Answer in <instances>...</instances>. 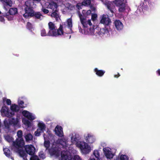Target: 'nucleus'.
I'll use <instances>...</instances> for the list:
<instances>
[{"mask_svg": "<svg viewBox=\"0 0 160 160\" xmlns=\"http://www.w3.org/2000/svg\"><path fill=\"white\" fill-rule=\"evenodd\" d=\"M41 5L42 6V11L43 12L45 13H47L49 11L48 10L44 8L43 6L42 5V4L41 3Z\"/></svg>", "mask_w": 160, "mask_h": 160, "instance_id": "nucleus-45", "label": "nucleus"}, {"mask_svg": "<svg viewBox=\"0 0 160 160\" xmlns=\"http://www.w3.org/2000/svg\"><path fill=\"white\" fill-rule=\"evenodd\" d=\"M48 151L51 155H54L57 157H58L60 155V151L57 148H51L49 149Z\"/></svg>", "mask_w": 160, "mask_h": 160, "instance_id": "nucleus-10", "label": "nucleus"}, {"mask_svg": "<svg viewBox=\"0 0 160 160\" xmlns=\"http://www.w3.org/2000/svg\"><path fill=\"white\" fill-rule=\"evenodd\" d=\"M43 1H44L45 2H48V0H42Z\"/></svg>", "mask_w": 160, "mask_h": 160, "instance_id": "nucleus-57", "label": "nucleus"}, {"mask_svg": "<svg viewBox=\"0 0 160 160\" xmlns=\"http://www.w3.org/2000/svg\"><path fill=\"white\" fill-rule=\"evenodd\" d=\"M84 28V33L103 36L108 35L111 21H80Z\"/></svg>", "mask_w": 160, "mask_h": 160, "instance_id": "nucleus-1", "label": "nucleus"}, {"mask_svg": "<svg viewBox=\"0 0 160 160\" xmlns=\"http://www.w3.org/2000/svg\"><path fill=\"white\" fill-rule=\"evenodd\" d=\"M38 127L39 129H40L42 131L45 129V126L44 123H38Z\"/></svg>", "mask_w": 160, "mask_h": 160, "instance_id": "nucleus-32", "label": "nucleus"}, {"mask_svg": "<svg viewBox=\"0 0 160 160\" xmlns=\"http://www.w3.org/2000/svg\"><path fill=\"white\" fill-rule=\"evenodd\" d=\"M97 15L96 14H92V20H95L97 19Z\"/></svg>", "mask_w": 160, "mask_h": 160, "instance_id": "nucleus-46", "label": "nucleus"}, {"mask_svg": "<svg viewBox=\"0 0 160 160\" xmlns=\"http://www.w3.org/2000/svg\"><path fill=\"white\" fill-rule=\"evenodd\" d=\"M24 103V102L22 101L21 100L20 101L18 104L19 105V108L20 107L21 108H23L25 107L23 106V104Z\"/></svg>", "mask_w": 160, "mask_h": 160, "instance_id": "nucleus-42", "label": "nucleus"}, {"mask_svg": "<svg viewBox=\"0 0 160 160\" xmlns=\"http://www.w3.org/2000/svg\"><path fill=\"white\" fill-rule=\"evenodd\" d=\"M109 19L108 15H103L101 16V20H109Z\"/></svg>", "mask_w": 160, "mask_h": 160, "instance_id": "nucleus-39", "label": "nucleus"}, {"mask_svg": "<svg viewBox=\"0 0 160 160\" xmlns=\"http://www.w3.org/2000/svg\"><path fill=\"white\" fill-rule=\"evenodd\" d=\"M18 9L16 8H10L9 12L11 15H14L18 13Z\"/></svg>", "mask_w": 160, "mask_h": 160, "instance_id": "nucleus-23", "label": "nucleus"}, {"mask_svg": "<svg viewBox=\"0 0 160 160\" xmlns=\"http://www.w3.org/2000/svg\"><path fill=\"white\" fill-rule=\"evenodd\" d=\"M55 134L59 137L63 136V133L62 128L60 126H57L55 129Z\"/></svg>", "mask_w": 160, "mask_h": 160, "instance_id": "nucleus-11", "label": "nucleus"}, {"mask_svg": "<svg viewBox=\"0 0 160 160\" xmlns=\"http://www.w3.org/2000/svg\"><path fill=\"white\" fill-rule=\"evenodd\" d=\"M41 34L42 36H48V33H46V30L44 29H43L41 31Z\"/></svg>", "mask_w": 160, "mask_h": 160, "instance_id": "nucleus-40", "label": "nucleus"}, {"mask_svg": "<svg viewBox=\"0 0 160 160\" xmlns=\"http://www.w3.org/2000/svg\"><path fill=\"white\" fill-rule=\"evenodd\" d=\"M62 12H63V13H65V12L64 11H62Z\"/></svg>", "mask_w": 160, "mask_h": 160, "instance_id": "nucleus-58", "label": "nucleus"}, {"mask_svg": "<svg viewBox=\"0 0 160 160\" xmlns=\"http://www.w3.org/2000/svg\"><path fill=\"white\" fill-rule=\"evenodd\" d=\"M5 139L8 142H11L12 141V138L8 135L4 136Z\"/></svg>", "mask_w": 160, "mask_h": 160, "instance_id": "nucleus-30", "label": "nucleus"}, {"mask_svg": "<svg viewBox=\"0 0 160 160\" xmlns=\"http://www.w3.org/2000/svg\"><path fill=\"white\" fill-rule=\"evenodd\" d=\"M58 5L57 4L54 2H52L49 3L48 5V8L52 9L54 12L52 13L51 16L55 18L56 20L60 19L59 16L57 13Z\"/></svg>", "mask_w": 160, "mask_h": 160, "instance_id": "nucleus-6", "label": "nucleus"}, {"mask_svg": "<svg viewBox=\"0 0 160 160\" xmlns=\"http://www.w3.org/2000/svg\"><path fill=\"white\" fill-rule=\"evenodd\" d=\"M4 126L7 129H9L10 128V125L9 122L8 123L7 122H4Z\"/></svg>", "mask_w": 160, "mask_h": 160, "instance_id": "nucleus-47", "label": "nucleus"}, {"mask_svg": "<svg viewBox=\"0 0 160 160\" xmlns=\"http://www.w3.org/2000/svg\"><path fill=\"white\" fill-rule=\"evenodd\" d=\"M120 76V75L118 73V74L114 75V77L115 78H118Z\"/></svg>", "mask_w": 160, "mask_h": 160, "instance_id": "nucleus-50", "label": "nucleus"}, {"mask_svg": "<svg viewBox=\"0 0 160 160\" xmlns=\"http://www.w3.org/2000/svg\"><path fill=\"white\" fill-rule=\"evenodd\" d=\"M1 112L2 115L8 118L11 117L13 116V112H10L8 108L4 104L2 106Z\"/></svg>", "mask_w": 160, "mask_h": 160, "instance_id": "nucleus-9", "label": "nucleus"}, {"mask_svg": "<svg viewBox=\"0 0 160 160\" xmlns=\"http://www.w3.org/2000/svg\"><path fill=\"white\" fill-rule=\"evenodd\" d=\"M5 2L10 7H12V5L13 2L11 0H6Z\"/></svg>", "mask_w": 160, "mask_h": 160, "instance_id": "nucleus-38", "label": "nucleus"}, {"mask_svg": "<svg viewBox=\"0 0 160 160\" xmlns=\"http://www.w3.org/2000/svg\"><path fill=\"white\" fill-rule=\"evenodd\" d=\"M34 15L32 17L35 16L37 19H40L41 17H42V15L39 12H36L35 13L34 12Z\"/></svg>", "mask_w": 160, "mask_h": 160, "instance_id": "nucleus-33", "label": "nucleus"}, {"mask_svg": "<svg viewBox=\"0 0 160 160\" xmlns=\"http://www.w3.org/2000/svg\"><path fill=\"white\" fill-rule=\"evenodd\" d=\"M127 157L126 155H122L120 158V160H126Z\"/></svg>", "mask_w": 160, "mask_h": 160, "instance_id": "nucleus-44", "label": "nucleus"}, {"mask_svg": "<svg viewBox=\"0 0 160 160\" xmlns=\"http://www.w3.org/2000/svg\"><path fill=\"white\" fill-rule=\"evenodd\" d=\"M83 6V5H82V2L78 3L76 5V7L78 9V11H77V14L79 17L80 20H82V16L81 13L79 10L82 8V6Z\"/></svg>", "mask_w": 160, "mask_h": 160, "instance_id": "nucleus-14", "label": "nucleus"}, {"mask_svg": "<svg viewBox=\"0 0 160 160\" xmlns=\"http://www.w3.org/2000/svg\"><path fill=\"white\" fill-rule=\"evenodd\" d=\"M85 139L87 142L89 143H92L95 141L93 136L89 134H88L86 137Z\"/></svg>", "mask_w": 160, "mask_h": 160, "instance_id": "nucleus-17", "label": "nucleus"}, {"mask_svg": "<svg viewBox=\"0 0 160 160\" xmlns=\"http://www.w3.org/2000/svg\"><path fill=\"white\" fill-rule=\"evenodd\" d=\"M124 0H116L114 2V3L118 7L119 12H124L129 11V8L126 4L123 2Z\"/></svg>", "mask_w": 160, "mask_h": 160, "instance_id": "nucleus-5", "label": "nucleus"}, {"mask_svg": "<svg viewBox=\"0 0 160 160\" xmlns=\"http://www.w3.org/2000/svg\"><path fill=\"white\" fill-rule=\"evenodd\" d=\"M157 73L159 75H160V70L159 69L157 71Z\"/></svg>", "mask_w": 160, "mask_h": 160, "instance_id": "nucleus-54", "label": "nucleus"}, {"mask_svg": "<svg viewBox=\"0 0 160 160\" xmlns=\"http://www.w3.org/2000/svg\"><path fill=\"white\" fill-rule=\"evenodd\" d=\"M142 9L141 6L139 7L137 10V12L139 14H140L142 13Z\"/></svg>", "mask_w": 160, "mask_h": 160, "instance_id": "nucleus-41", "label": "nucleus"}, {"mask_svg": "<svg viewBox=\"0 0 160 160\" xmlns=\"http://www.w3.org/2000/svg\"><path fill=\"white\" fill-rule=\"evenodd\" d=\"M61 158L62 160H70L71 158V157H69L66 154V152L64 151L61 152Z\"/></svg>", "mask_w": 160, "mask_h": 160, "instance_id": "nucleus-19", "label": "nucleus"}, {"mask_svg": "<svg viewBox=\"0 0 160 160\" xmlns=\"http://www.w3.org/2000/svg\"><path fill=\"white\" fill-rule=\"evenodd\" d=\"M118 14L116 15V16H118Z\"/></svg>", "mask_w": 160, "mask_h": 160, "instance_id": "nucleus-62", "label": "nucleus"}, {"mask_svg": "<svg viewBox=\"0 0 160 160\" xmlns=\"http://www.w3.org/2000/svg\"><path fill=\"white\" fill-rule=\"evenodd\" d=\"M78 28H79L80 32L82 33V30L80 27H78Z\"/></svg>", "mask_w": 160, "mask_h": 160, "instance_id": "nucleus-52", "label": "nucleus"}, {"mask_svg": "<svg viewBox=\"0 0 160 160\" xmlns=\"http://www.w3.org/2000/svg\"><path fill=\"white\" fill-rule=\"evenodd\" d=\"M11 112H13V115L15 112H18L20 110V108L18 106L15 104H12L10 107Z\"/></svg>", "mask_w": 160, "mask_h": 160, "instance_id": "nucleus-18", "label": "nucleus"}, {"mask_svg": "<svg viewBox=\"0 0 160 160\" xmlns=\"http://www.w3.org/2000/svg\"><path fill=\"white\" fill-rule=\"evenodd\" d=\"M42 131L40 129H38L34 132L35 136H39L41 135Z\"/></svg>", "mask_w": 160, "mask_h": 160, "instance_id": "nucleus-36", "label": "nucleus"}, {"mask_svg": "<svg viewBox=\"0 0 160 160\" xmlns=\"http://www.w3.org/2000/svg\"><path fill=\"white\" fill-rule=\"evenodd\" d=\"M103 150L104 154L107 158L110 159L113 158V155L111 151L107 149L106 148H104Z\"/></svg>", "mask_w": 160, "mask_h": 160, "instance_id": "nucleus-16", "label": "nucleus"}, {"mask_svg": "<svg viewBox=\"0 0 160 160\" xmlns=\"http://www.w3.org/2000/svg\"><path fill=\"white\" fill-rule=\"evenodd\" d=\"M91 13V11L90 10H83L82 11V20H83L84 17H86L88 15H89Z\"/></svg>", "mask_w": 160, "mask_h": 160, "instance_id": "nucleus-22", "label": "nucleus"}, {"mask_svg": "<svg viewBox=\"0 0 160 160\" xmlns=\"http://www.w3.org/2000/svg\"><path fill=\"white\" fill-rule=\"evenodd\" d=\"M8 122L11 125H12L15 127L18 125L19 122V119L17 117L16 118H9L8 120Z\"/></svg>", "mask_w": 160, "mask_h": 160, "instance_id": "nucleus-12", "label": "nucleus"}, {"mask_svg": "<svg viewBox=\"0 0 160 160\" xmlns=\"http://www.w3.org/2000/svg\"><path fill=\"white\" fill-rule=\"evenodd\" d=\"M75 6L72 4L67 3L66 6V9H68V10L72 11L75 10Z\"/></svg>", "mask_w": 160, "mask_h": 160, "instance_id": "nucleus-24", "label": "nucleus"}, {"mask_svg": "<svg viewBox=\"0 0 160 160\" xmlns=\"http://www.w3.org/2000/svg\"><path fill=\"white\" fill-rule=\"evenodd\" d=\"M25 13L23 16L26 19H29L34 15V11L31 8V1H27L25 3Z\"/></svg>", "mask_w": 160, "mask_h": 160, "instance_id": "nucleus-4", "label": "nucleus"}, {"mask_svg": "<svg viewBox=\"0 0 160 160\" xmlns=\"http://www.w3.org/2000/svg\"><path fill=\"white\" fill-rule=\"evenodd\" d=\"M76 139V138H74V141H76V140H75V139Z\"/></svg>", "mask_w": 160, "mask_h": 160, "instance_id": "nucleus-59", "label": "nucleus"}, {"mask_svg": "<svg viewBox=\"0 0 160 160\" xmlns=\"http://www.w3.org/2000/svg\"><path fill=\"white\" fill-rule=\"evenodd\" d=\"M78 147L82 152L85 154L88 153L91 150V147L84 142H80L78 144Z\"/></svg>", "mask_w": 160, "mask_h": 160, "instance_id": "nucleus-7", "label": "nucleus"}, {"mask_svg": "<svg viewBox=\"0 0 160 160\" xmlns=\"http://www.w3.org/2000/svg\"><path fill=\"white\" fill-rule=\"evenodd\" d=\"M58 141L59 143L62 145L63 146V147H64V146H66V142L64 141L62 139H60L59 140H58Z\"/></svg>", "mask_w": 160, "mask_h": 160, "instance_id": "nucleus-37", "label": "nucleus"}, {"mask_svg": "<svg viewBox=\"0 0 160 160\" xmlns=\"http://www.w3.org/2000/svg\"><path fill=\"white\" fill-rule=\"evenodd\" d=\"M25 138L26 142H29L32 140L33 136L31 133H28L25 136Z\"/></svg>", "mask_w": 160, "mask_h": 160, "instance_id": "nucleus-25", "label": "nucleus"}, {"mask_svg": "<svg viewBox=\"0 0 160 160\" xmlns=\"http://www.w3.org/2000/svg\"><path fill=\"white\" fill-rule=\"evenodd\" d=\"M1 21L2 22V21H2V20H1V21Z\"/></svg>", "mask_w": 160, "mask_h": 160, "instance_id": "nucleus-61", "label": "nucleus"}, {"mask_svg": "<svg viewBox=\"0 0 160 160\" xmlns=\"http://www.w3.org/2000/svg\"><path fill=\"white\" fill-rule=\"evenodd\" d=\"M27 28L31 31H32V29L33 28V25L30 22H28L26 25Z\"/></svg>", "mask_w": 160, "mask_h": 160, "instance_id": "nucleus-28", "label": "nucleus"}, {"mask_svg": "<svg viewBox=\"0 0 160 160\" xmlns=\"http://www.w3.org/2000/svg\"><path fill=\"white\" fill-rule=\"evenodd\" d=\"M114 23L117 30L119 31L122 29L123 26L120 21H115Z\"/></svg>", "mask_w": 160, "mask_h": 160, "instance_id": "nucleus-15", "label": "nucleus"}, {"mask_svg": "<svg viewBox=\"0 0 160 160\" xmlns=\"http://www.w3.org/2000/svg\"><path fill=\"white\" fill-rule=\"evenodd\" d=\"M1 13V12L0 11V14Z\"/></svg>", "mask_w": 160, "mask_h": 160, "instance_id": "nucleus-60", "label": "nucleus"}, {"mask_svg": "<svg viewBox=\"0 0 160 160\" xmlns=\"http://www.w3.org/2000/svg\"><path fill=\"white\" fill-rule=\"evenodd\" d=\"M90 8L92 11H95L96 10V8L92 6H90Z\"/></svg>", "mask_w": 160, "mask_h": 160, "instance_id": "nucleus-49", "label": "nucleus"}, {"mask_svg": "<svg viewBox=\"0 0 160 160\" xmlns=\"http://www.w3.org/2000/svg\"><path fill=\"white\" fill-rule=\"evenodd\" d=\"M22 113L24 117L29 120H33L34 119V118L32 116V114L27 111H23L22 112Z\"/></svg>", "mask_w": 160, "mask_h": 160, "instance_id": "nucleus-13", "label": "nucleus"}, {"mask_svg": "<svg viewBox=\"0 0 160 160\" xmlns=\"http://www.w3.org/2000/svg\"><path fill=\"white\" fill-rule=\"evenodd\" d=\"M6 0H0L1 2H5Z\"/></svg>", "mask_w": 160, "mask_h": 160, "instance_id": "nucleus-56", "label": "nucleus"}, {"mask_svg": "<svg viewBox=\"0 0 160 160\" xmlns=\"http://www.w3.org/2000/svg\"><path fill=\"white\" fill-rule=\"evenodd\" d=\"M72 21H66L62 25H60L58 29H54L52 30H49L48 33V36L57 37L63 34L64 32L63 28H66L67 27L70 30L71 33L72 32Z\"/></svg>", "mask_w": 160, "mask_h": 160, "instance_id": "nucleus-3", "label": "nucleus"}, {"mask_svg": "<svg viewBox=\"0 0 160 160\" xmlns=\"http://www.w3.org/2000/svg\"><path fill=\"white\" fill-rule=\"evenodd\" d=\"M3 150L4 154L8 158L10 157L12 159L14 160V158L11 156V152L10 150L8 148H3Z\"/></svg>", "mask_w": 160, "mask_h": 160, "instance_id": "nucleus-20", "label": "nucleus"}, {"mask_svg": "<svg viewBox=\"0 0 160 160\" xmlns=\"http://www.w3.org/2000/svg\"><path fill=\"white\" fill-rule=\"evenodd\" d=\"M70 160H82L80 157L78 155H74L70 159Z\"/></svg>", "mask_w": 160, "mask_h": 160, "instance_id": "nucleus-35", "label": "nucleus"}, {"mask_svg": "<svg viewBox=\"0 0 160 160\" xmlns=\"http://www.w3.org/2000/svg\"><path fill=\"white\" fill-rule=\"evenodd\" d=\"M26 123L27 124L28 126H29V124H30V122L28 121H27L26 122Z\"/></svg>", "mask_w": 160, "mask_h": 160, "instance_id": "nucleus-53", "label": "nucleus"}, {"mask_svg": "<svg viewBox=\"0 0 160 160\" xmlns=\"http://www.w3.org/2000/svg\"><path fill=\"white\" fill-rule=\"evenodd\" d=\"M93 154L96 159H100V155L98 150H95L93 152Z\"/></svg>", "mask_w": 160, "mask_h": 160, "instance_id": "nucleus-26", "label": "nucleus"}, {"mask_svg": "<svg viewBox=\"0 0 160 160\" xmlns=\"http://www.w3.org/2000/svg\"><path fill=\"white\" fill-rule=\"evenodd\" d=\"M90 159V160H100L97 159H96L94 158H91Z\"/></svg>", "mask_w": 160, "mask_h": 160, "instance_id": "nucleus-51", "label": "nucleus"}, {"mask_svg": "<svg viewBox=\"0 0 160 160\" xmlns=\"http://www.w3.org/2000/svg\"><path fill=\"white\" fill-rule=\"evenodd\" d=\"M50 142L49 140L45 141L44 142V146L48 149L50 146Z\"/></svg>", "mask_w": 160, "mask_h": 160, "instance_id": "nucleus-34", "label": "nucleus"}, {"mask_svg": "<svg viewBox=\"0 0 160 160\" xmlns=\"http://www.w3.org/2000/svg\"><path fill=\"white\" fill-rule=\"evenodd\" d=\"M38 155L39 157L43 159L45 158V155L42 152H40L39 153Z\"/></svg>", "mask_w": 160, "mask_h": 160, "instance_id": "nucleus-43", "label": "nucleus"}, {"mask_svg": "<svg viewBox=\"0 0 160 160\" xmlns=\"http://www.w3.org/2000/svg\"><path fill=\"white\" fill-rule=\"evenodd\" d=\"M18 138L12 143L13 149L20 157L24 160H27L26 157L27 155L24 150L22 149L25 145V142L22 138V132L21 130H18L17 132Z\"/></svg>", "mask_w": 160, "mask_h": 160, "instance_id": "nucleus-2", "label": "nucleus"}, {"mask_svg": "<svg viewBox=\"0 0 160 160\" xmlns=\"http://www.w3.org/2000/svg\"><path fill=\"white\" fill-rule=\"evenodd\" d=\"M48 26L50 30H52L56 28V27L55 24L52 22H50L48 23Z\"/></svg>", "mask_w": 160, "mask_h": 160, "instance_id": "nucleus-31", "label": "nucleus"}, {"mask_svg": "<svg viewBox=\"0 0 160 160\" xmlns=\"http://www.w3.org/2000/svg\"><path fill=\"white\" fill-rule=\"evenodd\" d=\"M94 71L96 74L100 77L102 76L105 72V71L102 70H98L97 68L94 69Z\"/></svg>", "mask_w": 160, "mask_h": 160, "instance_id": "nucleus-21", "label": "nucleus"}, {"mask_svg": "<svg viewBox=\"0 0 160 160\" xmlns=\"http://www.w3.org/2000/svg\"><path fill=\"white\" fill-rule=\"evenodd\" d=\"M82 3L83 6H87L90 5L91 1L90 0H83Z\"/></svg>", "mask_w": 160, "mask_h": 160, "instance_id": "nucleus-27", "label": "nucleus"}, {"mask_svg": "<svg viewBox=\"0 0 160 160\" xmlns=\"http://www.w3.org/2000/svg\"><path fill=\"white\" fill-rule=\"evenodd\" d=\"M6 103L8 105H11V102L10 99H7L6 101Z\"/></svg>", "mask_w": 160, "mask_h": 160, "instance_id": "nucleus-48", "label": "nucleus"}, {"mask_svg": "<svg viewBox=\"0 0 160 160\" xmlns=\"http://www.w3.org/2000/svg\"><path fill=\"white\" fill-rule=\"evenodd\" d=\"M25 151H24L27 154L26 158L27 159V157L28 156V154L29 155L32 156L34 155L35 152V148L32 145H26L24 146Z\"/></svg>", "mask_w": 160, "mask_h": 160, "instance_id": "nucleus-8", "label": "nucleus"}, {"mask_svg": "<svg viewBox=\"0 0 160 160\" xmlns=\"http://www.w3.org/2000/svg\"><path fill=\"white\" fill-rule=\"evenodd\" d=\"M107 7L112 12H113L115 8V6H114L112 4H109L108 5Z\"/></svg>", "mask_w": 160, "mask_h": 160, "instance_id": "nucleus-29", "label": "nucleus"}, {"mask_svg": "<svg viewBox=\"0 0 160 160\" xmlns=\"http://www.w3.org/2000/svg\"><path fill=\"white\" fill-rule=\"evenodd\" d=\"M33 0L34 1L37 2H39L41 1V0Z\"/></svg>", "mask_w": 160, "mask_h": 160, "instance_id": "nucleus-55", "label": "nucleus"}]
</instances>
